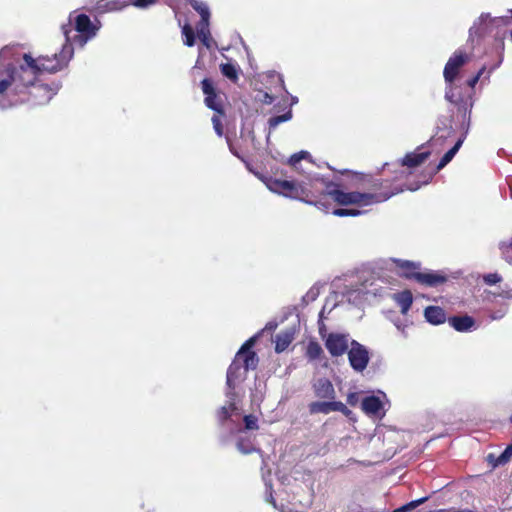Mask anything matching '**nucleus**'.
Listing matches in <instances>:
<instances>
[{"label": "nucleus", "instance_id": "obj_1", "mask_svg": "<svg viewBox=\"0 0 512 512\" xmlns=\"http://www.w3.org/2000/svg\"><path fill=\"white\" fill-rule=\"evenodd\" d=\"M61 30L65 36V42L59 52L52 55H39L38 57H33L30 53H24L22 63L18 65L8 64L0 72V94L9 89L18 93L25 92L27 87L37 81L41 74H56L68 67L74 55L70 36L72 25L63 24Z\"/></svg>", "mask_w": 512, "mask_h": 512}, {"label": "nucleus", "instance_id": "obj_2", "mask_svg": "<svg viewBox=\"0 0 512 512\" xmlns=\"http://www.w3.org/2000/svg\"><path fill=\"white\" fill-rule=\"evenodd\" d=\"M471 60V55L463 49H457L448 59L443 70V77L447 84L445 99L456 108V115L460 118L461 128L467 132L470 126L473 102L471 93H462V87L454 84L461 68Z\"/></svg>", "mask_w": 512, "mask_h": 512}, {"label": "nucleus", "instance_id": "obj_3", "mask_svg": "<svg viewBox=\"0 0 512 512\" xmlns=\"http://www.w3.org/2000/svg\"><path fill=\"white\" fill-rule=\"evenodd\" d=\"M255 342V336L245 341L228 367L226 384L231 391L235 389L237 382L243 381L246 378L249 370H255L258 366L259 357L252 349Z\"/></svg>", "mask_w": 512, "mask_h": 512}, {"label": "nucleus", "instance_id": "obj_4", "mask_svg": "<svg viewBox=\"0 0 512 512\" xmlns=\"http://www.w3.org/2000/svg\"><path fill=\"white\" fill-rule=\"evenodd\" d=\"M304 194L300 201L314 205L326 212L331 207L330 193L335 183L321 177L309 178L307 182H301Z\"/></svg>", "mask_w": 512, "mask_h": 512}, {"label": "nucleus", "instance_id": "obj_5", "mask_svg": "<svg viewBox=\"0 0 512 512\" xmlns=\"http://www.w3.org/2000/svg\"><path fill=\"white\" fill-rule=\"evenodd\" d=\"M60 87V82L48 85L44 83H38L37 80L33 84L29 85L25 92L18 93L12 89L6 90L0 94V101H2L7 96L14 97L15 102H30L33 105H44L52 99Z\"/></svg>", "mask_w": 512, "mask_h": 512}, {"label": "nucleus", "instance_id": "obj_6", "mask_svg": "<svg viewBox=\"0 0 512 512\" xmlns=\"http://www.w3.org/2000/svg\"><path fill=\"white\" fill-rule=\"evenodd\" d=\"M397 274L408 280H414L417 283L427 287H437L447 281V276L438 272H421L420 264L407 261L395 260Z\"/></svg>", "mask_w": 512, "mask_h": 512}, {"label": "nucleus", "instance_id": "obj_7", "mask_svg": "<svg viewBox=\"0 0 512 512\" xmlns=\"http://www.w3.org/2000/svg\"><path fill=\"white\" fill-rule=\"evenodd\" d=\"M330 193V201L333 200L337 204L341 206L348 205H359V206H368L372 204H377V201L384 199V196L381 195H366L364 192H344L338 189V184L335 183L332 191Z\"/></svg>", "mask_w": 512, "mask_h": 512}, {"label": "nucleus", "instance_id": "obj_8", "mask_svg": "<svg viewBox=\"0 0 512 512\" xmlns=\"http://www.w3.org/2000/svg\"><path fill=\"white\" fill-rule=\"evenodd\" d=\"M404 176L406 177L405 173L401 172L395 179L372 178L370 180L369 192H364V194L384 196V199L377 201V203H382L405 190L404 186L395 184L396 179L403 178ZM408 188L407 186L406 189Z\"/></svg>", "mask_w": 512, "mask_h": 512}, {"label": "nucleus", "instance_id": "obj_9", "mask_svg": "<svg viewBox=\"0 0 512 512\" xmlns=\"http://www.w3.org/2000/svg\"><path fill=\"white\" fill-rule=\"evenodd\" d=\"M67 24L72 25V32L76 31L79 34L71 37V42L78 43L80 46H84L88 39L92 38L96 34L97 28L92 24L89 16L86 14H79L75 17L74 23L71 17Z\"/></svg>", "mask_w": 512, "mask_h": 512}, {"label": "nucleus", "instance_id": "obj_10", "mask_svg": "<svg viewBox=\"0 0 512 512\" xmlns=\"http://www.w3.org/2000/svg\"><path fill=\"white\" fill-rule=\"evenodd\" d=\"M265 183L269 190L285 197L300 200V196L304 194L301 188V182L296 183L294 181L269 177L266 179Z\"/></svg>", "mask_w": 512, "mask_h": 512}, {"label": "nucleus", "instance_id": "obj_11", "mask_svg": "<svg viewBox=\"0 0 512 512\" xmlns=\"http://www.w3.org/2000/svg\"><path fill=\"white\" fill-rule=\"evenodd\" d=\"M462 143L463 138H459L457 142L454 144V146L442 156L437 166L422 172L421 180H419L415 186L409 187L408 190L415 191L418 188H420L421 185L428 184L432 180V178L454 158L455 154L462 146Z\"/></svg>", "mask_w": 512, "mask_h": 512}, {"label": "nucleus", "instance_id": "obj_12", "mask_svg": "<svg viewBox=\"0 0 512 512\" xmlns=\"http://www.w3.org/2000/svg\"><path fill=\"white\" fill-rule=\"evenodd\" d=\"M347 354L350 366L356 372H362L367 368L370 356L369 351L364 345L356 340H352Z\"/></svg>", "mask_w": 512, "mask_h": 512}, {"label": "nucleus", "instance_id": "obj_13", "mask_svg": "<svg viewBox=\"0 0 512 512\" xmlns=\"http://www.w3.org/2000/svg\"><path fill=\"white\" fill-rule=\"evenodd\" d=\"M325 347L332 357H339L348 352L349 338L347 334L329 333L325 339Z\"/></svg>", "mask_w": 512, "mask_h": 512}, {"label": "nucleus", "instance_id": "obj_14", "mask_svg": "<svg viewBox=\"0 0 512 512\" xmlns=\"http://www.w3.org/2000/svg\"><path fill=\"white\" fill-rule=\"evenodd\" d=\"M202 91L205 94V105L214 110L215 112L224 115L223 106L220 101H218V95L216 89L214 87L213 81L209 78H204L201 82Z\"/></svg>", "mask_w": 512, "mask_h": 512}, {"label": "nucleus", "instance_id": "obj_15", "mask_svg": "<svg viewBox=\"0 0 512 512\" xmlns=\"http://www.w3.org/2000/svg\"><path fill=\"white\" fill-rule=\"evenodd\" d=\"M308 409L310 414H329L332 411H338L343 413L344 415L348 416L351 411L346 407V405L340 401H327V402H320L315 401L311 402L308 405Z\"/></svg>", "mask_w": 512, "mask_h": 512}, {"label": "nucleus", "instance_id": "obj_16", "mask_svg": "<svg viewBox=\"0 0 512 512\" xmlns=\"http://www.w3.org/2000/svg\"><path fill=\"white\" fill-rule=\"evenodd\" d=\"M314 393L318 398L334 400L335 389L332 382L327 378L318 379L314 385Z\"/></svg>", "mask_w": 512, "mask_h": 512}, {"label": "nucleus", "instance_id": "obj_17", "mask_svg": "<svg viewBox=\"0 0 512 512\" xmlns=\"http://www.w3.org/2000/svg\"><path fill=\"white\" fill-rule=\"evenodd\" d=\"M448 323L458 332H467L475 327V320L469 315L449 317Z\"/></svg>", "mask_w": 512, "mask_h": 512}, {"label": "nucleus", "instance_id": "obj_18", "mask_svg": "<svg viewBox=\"0 0 512 512\" xmlns=\"http://www.w3.org/2000/svg\"><path fill=\"white\" fill-rule=\"evenodd\" d=\"M361 409L367 415L377 416L383 409V403L377 396H367L361 401Z\"/></svg>", "mask_w": 512, "mask_h": 512}, {"label": "nucleus", "instance_id": "obj_19", "mask_svg": "<svg viewBox=\"0 0 512 512\" xmlns=\"http://www.w3.org/2000/svg\"><path fill=\"white\" fill-rule=\"evenodd\" d=\"M424 317L427 322L433 325L443 324L446 321V313L439 306H428L424 310Z\"/></svg>", "mask_w": 512, "mask_h": 512}, {"label": "nucleus", "instance_id": "obj_20", "mask_svg": "<svg viewBox=\"0 0 512 512\" xmlns=\"http://www.w3.org/2000/svg\"><path fill=\"white\" fill-rule=\"evenodd\" d=\"M430 151L407 153L401 160L402 166L417 167L424 163L430 156Z\"/></svg>", "mask_w": 512, "mask_h": 512}, {"label": "nucleus", "instance_id": "obj_21", "mask_svg": "<svg viewBox=\"0 0 512 512\" xmlns=\"http://www.w3.org/2000/svg\"><path fill=\"white\" fill-rule=\"evenodd\" d=\"M189 5L199 13L201 20L200 25L207 27L209 25L210 11L206 3L200 0H188Z\"/></svg>", "mask_w": 512, "mask_h": 512}, {"label": "nucleus", "instance_id": "obj_22", "mask_svg": "<svg viewBox=\"0 0 512 512\" xmlns=\"http://www.w3.org/2000/svg\"><path fill=\"white\" fill-rule=\"evenodd\" d=\"M394 299L398 306L400 307L401 313L403 315H406L413 303V296L411 291L404 290L400 293H397L395 294Z\"/></svg>", "mask_w": 512, "mask_h": 512}, {"label": "nucleus", "instance_id": "obj_23", "mask_svg": "<svg viewBox=\"0 0 512 512\" xmlns=\"http://www.w3.org/2000/svg\"><path fill=\"white\" fill-rule=\"evenodd\" d=\"M231 395V401L228 403V405L222 406L217 411L216 416L220 425H223L228 419H230L231 415L238 410L237 405L234 401V393H231Z\"/></svg>", "mask_w": 512, "mask_h": 512}, {"label": "nucleus", "instance_id": "obj_24", "mask_svg": "<svg viewBox=\"0 0 512 512\" xmlns=\"http://www.w3.org/2000/svg\"><path fill=\"white\" fill-rule=\"evenodd\" d=\"M130 5L129 0H100L98 8L105 11H116Z\"/></svg>", "mask_w": 512, "mask_h": 512}, {"label": "nucleus", "instance_id": "obj_25", "mask_svg": "<svg viewBox=\"0 0 512 512\" xmlns=\"http://www.w3.org/2000/svg\"><path fill=\"white\" fill-rule=\"evenodd\" d=\"M293 340V335L289 332H280L275 337V351L281 353L285 351Z\"/></svg>", "mask_w": 512, "mask_h": 512}, {"label": "nucleus", "instance_id": "obj_26", "mask_svg": "<svg viewBox=\"0 0 512 512\" xmlns=\"http://www.w3.org/2000/svg\"><path fill=\"white\" fill-rule=\"evenodd\" d=\"M220 71L223 74V76L228 78L233 83H237V81L239 80V69L233 63L228 62L220 64Z\"/></svg>", "mask_w": 512, "mask_h": 512}, {"label": "nucleus", "instance_id": "obj_27", "mask_svg": "<svg viewBox=\"0 0 512 512\" xmlns=\"http://www.w3.org/2000/svg\"><path fill=\"white\" fill-rule=\"evenodd\" d=\"M324 354L321 345L317 341H310L306 348V356L310 361L320 359Z\"/></svg>", "mask_w": 512, "mask_h": 512}, {"label": "nucleus", "instance_id": "obj_28", "mask_svg": "<svg viewBox=\"0 0 512 512\" xmlns=\"http://www.w3.org/2000/svg\"><path fill=\"white\" fill-rule=\"evenodd\" d=\"M499 249L504 260L512 264V237L508 241H502Z\"/></svg>", "mask_w": 512, "mask_h": 512}, {"label": "nucleus", "instance_id": "obj_29", "mask_svg": "<svg viewBox=\"0 0 512 512\" xmlns=\"http://www.w3.org/2000/svg\"><path fill=\"white\" fill-rule=\"evenodd\" d=\"M292 118V111L288 110L286 113L278 116H273L268 120L269 128L275 129L279 124L286 122Z\"/></svg>", "mask_w": 512, "mask_h": 512}, {"label": "nucleus", "instance_id": "obj_30", "mask_svg": "<svg viewBox=\"0 0 512 512\" xmlns=\"http://www.w3.org/2000/svg\"><path fill=\"white\" fill-rule=\"evenodd\" d=\"M485 71V67H482L476 75L471 77L469 80H467V87L462 88V93H471V97L473 98V89L477 82L479 81L480 77L483 75Z\"/></svg>", "mask_w": 512, "mask_h": 512}, {"label": "nucleus", "instance_id": "obj_31", "mask_svg": "<svg viewBox=\"0 0 512 512\" xmlns=\"http://www.w3.org/2000/svg\"><path fill=\"white\" fill-rule=\"evenodd\" d=\"M182 34L185 37L184 44L188 47H192L195 44V34L192 27L188 24L184 25Z\"/></svg>", "mask_w": 512, "mask_h": 512}, {"label": "nucleus", "instance_id": "obj_32", "mask_svg": "<svg viewBox=\"0 0 512 512\" xmlns=\"http://www.w3.org/2000/svg\"><path fill=\"white\" fill-rule=\"evenodd\" d=\"M427 500V497H423L414 501H411L401 507L396 508L393 512H410L417 508L419 505L423 504Z\"/></svg>", "mask_w": 512, "mask_h": 512}, {"label": "nucleus", "instance_id": "obj_33", "mask_svg": "<svg viewBox=\"0 0 512 512\" xmlns=\"http://www.w3.org/2000/svg\"><path fill=\"white\" fill-rule=\"evenodd\" d=\"M237 449L243 454H250L255 449L253 443L249 439L240 438L236 443Z\"/></svg>", "mask_w": 512, "mask_h": 512}, {"label": "nucleus", "instance_id": "obj_34", "mask_svg": "<svg viewBox=\"0 0 512 512\" xmlns=\"http://www.w3.org/2000/svg\"><path fill=\"white\" fill-rule=\"evenodd\" d=\"M310 157L309 153L307 151H300L298 153H295L293 154L289 160H288V163L291 167H293L294 169L298 170V164L300 163V161L302 159H306Z\"/></svg>", "mask_w": 512, "mask_h": 512}, {"label": "nucleus", "instance_id": "obj_35", "mask_svg": "<svg viewBox=\"0 0 512 512\" xmlns=\"http://www.w3.org/2000/svg\"><path fill=\"white\" fill-rule=\"evenodd\" d=\"M362 212L358 209H348V208H337L333 211V215L338 217H347V216H359Z\"/></svg>", "mask_w": 512, "mask_h": 512}, {"label": "nucleus", "instance_id": "obj_36", "mask_svg": "<svg viewBox=\"0 0 512 512\" xmlns=\"http://www.w3.org/2000/svg\"><path fill=\"white\" fill-rule=\"evenodd\" d=\"M243 421H244V425H245V429L247 430H257L259 428L257 422V417L250 414V415H245L244 418H243Z\"/></svg>", "mask_w": 512, "mask_h": 512}, {"label": "nucleus", "instance_id": "obj_37", "mask_svg": "<svg viewBox=\"0 0 512 512\" xmlns=\"http://www.w3.org/2000/svg\"><path fill=\"white\" fill-rule=\"evenodd\" d=\"M512 458V443L509 444L505 450L497 456L498 463L507 464Z\"/></svg>", "mask_w": 512, "mask_h": 512}, {"label": "nucleus", "instance_id": "obj_38", "mask_svg": "<svg viewBox=\"0 0 512 512\" xmlns=\"http://www.w3.org/2000/svg\"><path fill=\"white\" fill-rule=\"evenodd\" d=\"M483 281L487 285H495L502 281V277L498 273H488L483 276Z\"/></svg>", "mask_w": 512, "mask_h": 512}, {"label": "nucleus", "instance_id": "obj_39", "mask_svg": "<svg viewBox=\"0 0 512 512\" xmlns=\"http://www.w3.org/2000/svg\"><path fill=\"white\" fill-rule=\"evenodd\" d=\"M211 120H212L213 128H214L216 134L219 137H221L224 133V129H223V125H222V121H221L220 117L217 115H214Z\"/></svg>", "mask_w": 512, "mask_h": 512}, {"label": "nucleus", "instance_id": "obj_40", "mask_svg": "<svg viewBox=\"0 0 512 512\" xmlns=\"http://www.w3.org/2000/svg\"><path fill=\"white\" fill-rule=\"evenodd\" d=\"M130 5H133L138 8H147L151 5H154L157 0H129Z\"/></svg>", "mask_w": 512, "mask_h": 512}, {"label": "nucleus", "instance_id": "obj_41", "mask_svg": "<svg viewBox=\"0 0 512 512\" xmlns=\"http://www.w3.org/2000/svg\"><path fill=\"white\" fill-rule=\"evenodd\" d=\"M360 394L358 392H350L347 395V403L355 407L359 403Z\"/></svg>", "mask_w": 512, "mask_h": 512}, {"label": "nucleus", "instance_id": "obj_42", "mask_svg": "<svg viewBox=\"0 0 512 512\" xmlns=\"http://www.w3.org/2000/svg\"><path fill=\"white\" fill-rule=\"evenodd\" d=\"M487 462L492 466V468H496L498 466H503L504 464L498 463L497 456L493 453L488 454Z\"/></svg>", "mask_w": 512, "mask_h": 512}, {"label": "nucleus", "instance_id": "obj_43", "mask_svg": "<svg viewBox=\"0 0 512 512\" xmlns=\"http://www.w3.org/2000/svg\"><path fill=\"white\" fill-rule=\"evenodd\" d=\"M274 100V97L271 96L270 94L268 93H264V98H263V102L266 103V104H271Z\"/></svg>", "mask_w": 512, "mask_h": 512}, {"label": "nucleus", "instance_id": "obj_44", "mask_svg": "<svg viewBox=\"0 0 512 512\" xmlns=\"http://www.w3.org/2000/svg\"><path fill=\"white\" fill-rule=\"evenodd\" d=\"M229 147H230V151H231L234 155H236L237 157H240V156L238 155V153L236 152V149H233L231 145H230Z\"/></svg>", "mask_w": 512, "mask_h": 512}, {"label": "nucleus", "instance_id": "obj_45", "mask_svg": "<svg viewBox=\"0 0 512 512\" xmlns=\"http://www.w3.org/2000/svg\"><path fill=\"white\" fill-rule=\"evenodd\" d=\"M229 147H230V151H231L234 155H236L237 157H240V156L238 155V153L236 152V149H233L231 145H230Z\"/></svg>", "mask_w": 512, "mask_h": 512}, {"label": "nucleus", "instance_id": "obj_46", "mask_svg": "<svg viewBox=\"0 0 512 512\" xmlns=\"http://www.w3.org/2000/svg\"><path fill=\"white\" fill-rule=\"evenodd\" d=\"M200 35H203V41H205L206 36H205V34L203 32V29L200 30Z\"/></svg>", "mask_w": 512, "mask_h": 512}, {"label": "nucleus", "instance_id": "obj_47", "mask_svg": "<svg viewBox=\"0 0 512 512\" xmlns=\"http://www.w3.org/2000/svg\"><path fill=\"white\" fill-rule=\"evenodd\" d=\"M324 328H325L324 324H322L321 326H319V331H320V333L322 332V329H324Z\"/></svg>", "mask_w": 512, "mask_h": 512}, {"label": "nucleus", "instance_id": "obj_48", "mask_svg": "<svg viewBox=\"0 0 512 512\" xmlns=\"http://www.w3.org/2000/svg\"><path fill=\"white\" fill-rule=\"evenodd\" d=\"M473 28H470V36H472Z\"/></svg>", "mask_w": 512, "mask_h": 512}, {"label": "nucleus", "instance_id": "obj_49", "mask_svg": "<svg viewBox=\"0 0 512 512\" xmlns=\"http://www.w3.org/2000/svg\"><path fill=\"white\" fill-rule=\"evenodd\" d=\"M510 422L512 423V415L510 416Z\"/></svg>", "mask_w": 512, "mask_h": 512}]
</instances>
